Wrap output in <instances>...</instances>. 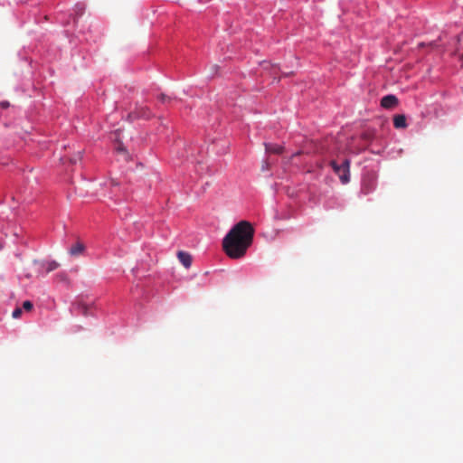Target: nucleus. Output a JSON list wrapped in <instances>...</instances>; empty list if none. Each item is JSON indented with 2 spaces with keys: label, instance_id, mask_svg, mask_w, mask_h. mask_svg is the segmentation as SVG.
<instances>
[{
  "label": "nucleus",
  "instance_id": "6",
  "mask_svg": "<svg viewBox=\"0 0 463 463\" xmlns=\"http://www.w3.org/2000/svg\"><path fill=\"white\" fill-rule=\"evenodd\" d=\"M265 149L266 152L269 154H281L284 150V147L277 144L266 143Z\"/></svg>",
  "mask_w": 463,
  "mask_h": 463
},
{
  "label": "nucleus",
  "instance_id": "11",
  "mask_svg": "<svg viewBox=\"0 0 463 463\" xmlns=\"http://www.w3.org/2000/svg\"><path fill=\"white\" fill-rule=\"evenodd\" d=\"M23 308L30 311L33 308V303L29 300H26L23 303Z\"/></svg>",
  "mask_w": 463,
  "mask_h": 463
},
{
  "label": "nucleus",
  "instance_id": "1",
  "mask_svg": "<svg viewBox=\"0 0 463 463\" xmlns=\"http://www.w3.org/2000/svg\"><path fill=\"white\" fill-rule=\"evenodd\" d=\"M254 229L247 221H241L234 225L222 241V248L232 259L243 257L252 243Z\"/></svg>",
  "mask_w": 463,
  "mask_h": 463
},
{
  "label": "nucleus",
  "instance_id": "7",
  "mask_svg": "<svg viewBox=\"0 0 463 463\" xmlns=\"http://www.w3.org/2000/svg\"><path fill=\"white\" fill-rule=\"evenodd\" d=\"M393 126L396 128H406V118L404 115H396L393 118Z\"/></svg>",
  "mask_w": 463,
  "mask_h": 463
},
{
  "label": "nucleus",
  "instance_id": "17",
  "mask_svg": "<svg viewBox=\"0 0 463 463\" xmlns=\"http://www.w3.org/2000/svg\"><path fill=\"white\" fill-rule=\"evenodd\" d=\"M117 150L118 151H123V148H122V146L120 145H118V147H117Z\"/></svg>",
  "mask_w": 463,
  "mask_h": 463
},
{
  "label": "nucleus",
  "instance_id": "8",
  "mask_svg": "<svg viewBox=\"0 0 463 463\" xmlns=\"http://www.w3.org/2000/svg\"><path fill=\"white\" fill-rule=\"evenodd\" d=\"M85 247L83 245V243L78 241L75 245H73L69 252L71 256H78L80 254H81L84 250Z\"/></svg>",
  "mask_w": 463,
  "mask_h": 463
},
{
  "label": "nucleus",
  "instance_id": "12",
  "mask_svg": "<svg viewBox=\"0 0 463 463\" xmlns=\"http://www.w3.org/2000/svg\"><path fill=\"white\" fill-rule=\"evenodd\" d=\"M21 315H22V309L20 307H17L13 311L12 317L14 318H19L21 317Z\"/></svg>",
  "mask_w": 463,
  "mask_h": 463
},
{
  "label": "nucleus",
  "instance_id": "13",
  "mask_svg": "<svg viewBox=\"0 0 463 463\" xmlns=\"http://www.w3.org/2000/svg\"><path fill=\"white\" fill-rule=\"evenodd\" d=\"M83 11H84V6L82 5H77L75 6V12L77 14H79V15L83 13Z\"/></svg>",
  "mask_w": 463,
  "mask_h": 463
},
{
  "label": "nucleus",
  "instance_id": "16",
  "mask_svg": "<svg viewBox=\"0 0 463 463\" xmlns=\"http://www.w3.org/2000/svg\"><path fill=\"white\" fill-rule=\"evenodd\" d=\"M2 107H3V108H6V107H8V102H3V103H2Z\"/></svg>",
  "mask_w": 463,
  "mask_h": 463
},
{
  "label": "nucleus",
  "instance_id": "15",
  "mask_svg": "<svg viewBox=\"0 0 463 463\" xmlns=\"http://www.w3.org/2000/svg\"><path fill=\"white\" fill-rule=\"evenodd\" d=\"M158 99L161 100L162 102H165L166 99H168V98L164 95V94H161L159 97H158Z\"/></svg>",
  "mask_w": 463,
  "mask_h": 463
},
{
  "label": "nucleus",
  "instance_id": "4",
  "mask_svg": "<svg viewBox=\"0 0 463 463\" xmlns=\"http://www.w3.org/2000/svg\"><path fill=\"white\" fill-rule=\"evenodd\" d=\"M74 308L77 310L79 314L83 317L92 316L93 314L90 312V307L82 302L76 303L74 305Z\"/></svg>",
  "mask_w": 463,
  "mask_h": 463
},
{
  "label": "nucleus",
  "instance_id": "5",
  "mask_svg": "<svg viewBox=\"0 0 463 463\" xmlns=\"http://www.w3.org/2000/svg\"><path fill=\"white\" fill-rule=\"evenodd\" d=\"M177 258L185 268H189L191 266L192 257L189 253L185 251H178Z\"/></svg>",
  "mask_w": 463,
  "mask_h": 463
},
{
  "label": "nucleus",
  "instance_id": "10",
  "mask_svg": "<svg viewBox=\"0 0 463 463\" xmlns=\"http://www.w3.org/2000/svg\"><path fill=\"white\" fill-rule=\"evenodd\" d=\"M373 187L369 184H364L361 188V193L364 195L369 194L373 191Z\"/></svg>",
  "mask_w": 463,
  "mask_h": 463
},
{
  "label": "nucleus",
  "instance_id": "2",
  "mask_svg": "<svg viewBox=\"0 0 463 463\" xmlns=\"http://www.w3.org/2000/svg\"><path fill=\"white\" fill-rule=\"evenodd\" d=\"M330 165L334 172L339 176L343 184H347L350 180V162L348 159H345L341 165H338L335 160L330 162Z\"/></svg>",
  "mask_w": 463,
  "mask_h": 463
},
{
  "label": "nucleus",
  "instance_id": "9",
  "mask_svg": "<svg viewBox=\"0 0 463 463\" xmlns=\"http://www.w3.org/2000/svg\"><path fill=\"white\" fill-rule=\"evenodd\" d=\"M59 267V263H57L56 261H50L48 262L47 264V267H46V271L47 272H51L54 269H56L57 268Z\"/></svg>",
  "mask_w": 463,
  "mask_h": 463
},
{
  "label": "nucleus",
  "instance_id": "18",
  "mask_svg": "<svg viewBox=\"0 0 463 463\" xmlns=\"http://www.w3.org/2000/svg\"><path fill=\"white\" fill-rule=\"evenodd\" d=\"M300 154H301V152H300V151H298V152H297L296 154H294V155L292 156V157L297 156H298V155H300Z\"/></svg>",
  "mask_w": 463,
  "mask_h": 463
},
{
  "label": "nucleus",
  "instance_id": "14",
  "mask_svg": "<svg viewBox=\"0 0 463 463\" xmlns=\"http://www.w3.org/2000/svg\"><path fill=\"white\" fill-rule=\"evenodd\" d=\"M80 159H81V153L79 152L77 156H75L74 157L70 158V162L71 164H75L78 160H80Z\"/></svg>",
  "mask_w": 463,
  "mask_h": 463
},
{
  "label": "nucleus",
  "instance_id": "3",
  "mask_svg": "<svg viewBox=\"0 0 463 463\" xmlns=\"http://www.w3.org/2000/svg\"><path fill=\"white\" fill-rule=\"evenodd\" d=\"M398 99L394 95H386L381 99V106L384 109H392L398 105Z\"/></svg>",
  "mask_w": 463,
  "mask_h": 463
}]
</instances>
